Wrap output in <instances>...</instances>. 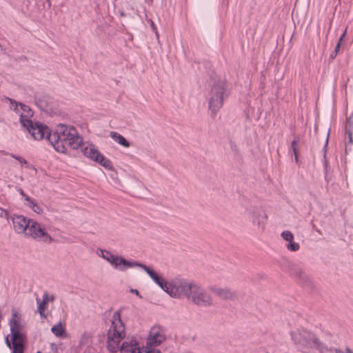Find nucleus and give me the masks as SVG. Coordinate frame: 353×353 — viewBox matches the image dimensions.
Wrapping results in <instances>:
<instances>
[{
	"instance_id": "obj_1",
	"label": "nucleus",
	"mask_w": 353,
	"mask_h": 353,
	"mask_svg": "<svg viewBox=\"0 0 353 353\" xmlns=\"http://www.w3.org/2000/svg\"><path fill=\"white\" fill-rule=\"evenodd\" d=\"M97 254L108 261L114 269L121 272H125L129 268H141L163 291L167 292L170 296L174 297L172 292L174 291V286H175L177 282L180 281V279H175L171 282H168L150 268L135 261H128L122 256L112 254L108 250L101 249L97 252Z\"/></svg>"
},
{
	"instance_id": "obj_2",
	"label": "nucleus",
	"mask_w": 353,
	"mask_h": 353,
	"mask_svg": "<svg viewBox=\"0 0 353 353\" xmlns=\"http://www.w3.org/2000/svg\"><path fill=\"white\" fill-rule=\"evenodd\" d=\"M174 298L185 297L194 305L210 307L214 305V299L210 294L199 283L181 279L174 286L172 292Z\"/></svg>"
},
{
	"instance_id": "obj_3",
	"label": "nucleus",
	"mask_w": 353,
	"mask_h": 353,
	"mask_svg": "<svg viewBox=\"0 0 353 353\" xmlns=\"http://www.w3.org/2000/svg\"><path fill=\"white\" fill-rule=\"evenodd\" d=\"M82 140L74 127L64 124H59L49 137V141L54 149L61 153H65L68 148L77 149L82 144Z\"/></svg>"
},
{
	"instance_id": "obj_4",
	"label": "nucleus",
	"mask_w": 353,
	"mask_h": 353,
	"mask_svg": "<svg viewBox=\"0 0 353 353\" xmlns=\"http://www.w3.org/2000/svg\"><path fill=\"white\" fill-rule=\"evenodd\" d=\"M290 338L296 349L303 353H310L313 349L320 353H327L328 347L314 333L303 328H297L290 332Z\"/></svg>"
},
{
	"instance_id": "obj_5",
	"label": "nucleus",
	"mask_w": 353,
	"mask_h": 353,
	"mask_svg": "<svg viewBox=\"0 0 353 353\" xmlns=\"http://www.w3.org/2000/svg\"><path fill=\"white\" fill-rule=\"evenodd\" d=\"M125 336V326L121 319V312H114L111 318V325L108 332V348L115 352L119 347L121 340Z\"/></svg>"
},
{
	"instance_id": "obj_6",
	"label": "nucleus",
	"mask_w": 353,
	"mask_h": 353,
	"mask_svg": "<svg viewBox=\"0 0 353 353\" xmlns=\"http://www.w3.org/2000/svg\"><path fill=\"white\" fill-rule=\"evenodd\" d=\"M229 94V88L224 81H218L213 84L208 96V107L212 117L216 116Z\"/></svg>"
},
{
	"instance_id": "obj_7",
	"label": "nucleus",
	"mask_w": 353,
	"mask_h": 353,
	"mask_svg": "<svg viewBox=\"0 0 353 353\" xmlns=\"http://www.w3.org/2000/svg\"><path fill=\"white\" fill-rule=\"evenodd\" d=\"M10 327L12 340V353H23V334L21 332L23 325L21 314L16 310L12 312Z\"/></svg>"
},
{
	"instance_id": "obj_8",
	"label": "nucleus",
	"mask_w": 353,
	"mask_h": 353,
	"mask_svg": "<svg viewBox=\"0 0 353 353\" xmlns=\"http://www.w3.org/2000/svg\"><path fill=\"white\" fill-rule=\"evenodd\" d=\"M246 214L248 219L259 231L264 230L268 216L262 208L258 205H250L246 210Z\"/></svg>"
},
{
	"instance_id": "obj_9",
	"label": "nucleus",
	"mask_w": 353,
	"mask_h": 353,
	"mask_svg": "<svg viewBox=\"0 0 353 353\" xmlns=\"http://www.w3.org/2000/svg\"><path fill=\"white\" fill-rule=\"evenodd\" d=\"M26 236L46 243H50L53 240L46 228L34 219L30 221Z\"/></svg>"
},
{
	"instance_id": "obj_10",
	"label": "nucleus",
	"mask_w": 353,
	"mask_h": 353,
	"mask_svg": "<svg viewBox=\"0 0 353 353\" xmlns=\"http://www.w3.org/2000/svg\"><path fill=\"white\" fill-rule=\"evenodd\" d=\"M81 152L86 157L100 163L108 170H112L113 166L110 160L106 159L101 154L96 147L92 144L83 145Z\"/></svg>"
},
{
	"instance_id": "obj_11",
	"label": "nucleus",
	"mask_w": 353,
	"mask_h": 353,
	"mask_svg": "<svg viewBox=\"0 0 353 353\" xmlns=\"http://www.w3.org/2000/svg\"><path fill=\"white\" fill-rule=\"evenodd\" d=\"M8 100L10 102V108L19 114V121L23 127L32 121L30 118L33 116V112L29 106L11 99H8Z\"/></svg>"
},
{
	"instance_id": "obj_12",
	"label": "nucleus",
	"mask_w": 353,
	"mask_h": 353,
	"mask_svg": "<svg viewBox=\"0 0 353 353\" xmlns=\"http://www.w3.org/2000/svg\"><path fill=\"white\" fill-rule=\"evenodd\" d=\"M35 140H41L46 138L49 141V137L52 134L50 133L48 127L40 122L32 121L23 127Z\"/></svg>"
},
{
	"instance_id": "obj_13",
	"label": "nucleus",
	"mask_w": 353,
	"mask_h": 353,
	"mask_svg": "<svg viewBox=\"0 0 353 353\" xmlns=\"http://www.w3.org/2000/svg\"><path fill=\"white\" fill-rule=\"evenodd\" d=\"M208 290L216 297L223 301H234L237 298L236 292L230 288H221L212 285L209 286Z\"/></svg>"
},
{
	"instance_id": "obj_14",
	"label": "nucleus",
	"mask_w": 353,
	"mask_h": 353,
	"mask_svg": "<svg viewBox=\"0 0 353 353\" xmlns=\"http://www.w3.org/2000/svg\"><path fill=\"white\" fill-rule=\"evenodd\" d=\"M165 339L163 330L159 326H153L147 338L146 346L155 347L159 345Z\"/></svg>"
},
{
	"instance_id": "obj_15",
	"label": "nucleus",
	"mask_w": 353,
	"mask_h": 353,
	"mask_svg": "<svg viewBox=\"0 0 353 353\" xmlns=\"http://www.w3.org/2000/svg\"><path fill=\"white\" fill-rule=\"evenodd\" d=\"M12 221L14 231L19 234L26 236L32 219L23 215H14Z\"/></svg>"
},
{
	"instance_id": "obj_16",
	"label": "nucleus",
	"mask_w": 353,
	"mask_h": 353,
	"mask_svg": "<svg viewBox=\"0 0 353 353\" xmlns=\"http://www.w3.org/2000/svg\"><path fill=\"white\" fill-rule=\"evenodd\" d=\"M281 237L288 243L285 245L288 250L296 252L300 249V245L294 241V234L289 230H285L281 234Z\"/></svg>"
},
{
	"instance_id": "obj_17",
	"label": "nucleus",
	"mask_w": 353,
	"mask_h": 353,
	"mask_svg": "<svg viewBox=\"0 0 353 353\" xmlns=\"http://www.w3.org/2000/svg\"><path fill=\"white\" fill-rule=\"evenodd\" d=\"M120 351L121 353H141L135 339H131L130 342L124 341L120 347Z\"/></svg>"
},
{
	"instance_id": "obj_18",
	"label": "nucleus",
	"mask_w": 353,
	"mask_h": 353,
	"mask_svg": "<svg viewBox=\"0 0 353 353\" xmlns=\"http://www.w3.org/2000/svg\"><path fill=\"white\" fill-rule=\"evenodd\" d=\"M23 203L26 206L32 209L34 212L38 214L43 213L42 208L30 196H26V202H23Z\"/></svg>"
},
{
	"instance_id": "obj_19",
	"label": "nucleus",
	"mask_w": 353,
	"mask_h": 353,
	"mask_svg": "<svg viewBox=\"0 0 353 353\" xmlns=\"http://www.w3.org/2000/svg\"><path fill=\"white\" fill-rule=\"evenodd\" d=\"M110 136L114 141H115L117 143L121 145L122 146L125 148L130 147V143L121 134L116 132H111Z\"/></svg>"
},
{
	"instance_id": "obj_20",
	"label": "nucleus",
	"mask_w": 353,
	"mask_h": 353,
	"mask_svg": "<svg viewBox=\"0 0 353 353\" xmlns=\"http://www.w3.org/2000/svg\"><path fill=\"white\" fill-rule=\"evenodd\" d=\"M294 275L299 279L302 284H305L310 281V277L301 268H297L294 270Z\"/></svg>"
},
{
	"instance_id": "obj_21",
	"label": "nucleus",
	"mask_w": 353,
	"mask_h": 353,
	"mask_svg": "<svg viewBox=\"0 0 353 353\" xmlns=\"http://www.w3.org/2000/svg\"><path fill=\"white\" fill-rule=\"evenodd\" d=\"M36 301L37 303V310L39 313V315L41 318H47V315L45 314V310L47 307L48 304L41 301L39 298L36 299Z\"/></svg>"
},
{
	"instance_id": "obj_22",
	"label": "nucleus",
	"mask_w": 353,
	"mask_h": 353,
	"mask_svg": "<svg viewBox=\"0 0 353 353\" xmlns=\"http://www.w3.org/2000/svg\"><path fill=\"white\" fill-rule=\"evenodd\" d=\"M51 331L56 336L58 337L63 336V334L65 333V329L61 323L54 325L51 328Z\"/></svg>"
},
{
	"instance_id": "obj_23",
	"label": "nucleus",
	"mask_w": 353,
	"mask_h": 353,
	"mask_svg": "<svg viewBox=\"0 0 353 353\" xmlns=\"http://www.w3.org/2000/svg\"><path fill=\"white\" fill-rule=\"evenodd\" d=\"M328 352L330 353H353V351L350 347H346L345 351L339 347H328Z\"/></svg>"
},
{
	"instance_id": "obj_24",
	"label": "nucleus",
	"mask_w": 353,
	"mask_h": 353,
	"mask_svg": "<svg viewBox=\"0 0 353 353\" xmlns=\"http://www.w3.org/2000/svg\"><path fill=\"white\" fill-rule=\"evenodd\" d=\"M10 156L15 159L16 160H17L19 161V163L21 164V167L23 166H26L27 168H29V165L27 162V161L22 157H20V156H17V155H14V154H11Z\"/></svg>"
},
{
	"instance_id": "obj_25",
	"label": "nucleus",
	"mask_w": 353,
	"mask_h": 353,
	"mask_svg": "<svg viewBox=\"0 0 353 353\" xmlns=\"http://www.w3.org/2000/svg\"><path fill=\"white\" fill-rule=\"evenodd\" d=\"M54 300V296L53 295L49 296L48 293L45 292L43 293V300L41 301H43V303H46V304H48L49 302H53Z\"/></svg>"
},
{
	"instance_id": "obj_26",
	"label": "nucleus",
	"mask_w": 353,
	"mask_h": 353,
	"mask_svg": "<svg viewBox=\"0 0 353 353\" xmlns=\"http://www.w3.org/2000/svg\"><path fill=\"white\" fill-rule=\"evenodd\" d=\"M345 34H346V30H345V32L343 33V34L339 38V42L336 46L335 50H334V52H335L334 56H336V54L338 53V51H339L340 46H341V42L343 41V38L345 37Z\"/></svg>"
},
{
	"instance_id": "obj_27",
	"label": "nucleus",
	"mask_w": 353,
	"mask_h": 353,
	"mask_svg": "<svg viewBox=\"0 0 353 353\" xmlns=\"http://www.w3.org/2000/svg\"><path fill=\"white\" fill-rule=\"evenodd\" d=\"M148 21L150 23V27H151L152 31L155 33L157 37L159 38L158 30H157V28L154 23L153 22V21L152 19H148Z\"/></svg>"
},
{
	"instance_id": "obj_28",
	"label": "nucleus",
	"mask_w": 353,
	"mask_h": 353,
	"mask_svg": "<svg viewBox=\"0 0 353 353\" xmlns=\"http://www.w3.org/2000/svg\"><path fill=\"white\" fill-rule=\"evenodd\" d=\"M88 338H89V336L85 333L84 334H83L80 339L79 344L80 345L85 344L87 342V341L88 340Z\"/></svg>"
},
{
	"instance_id": "obj_29",
	"label": "nucleus",
	"mask_w": 353,
	"mask_h": 353,
	"mask_svg": "<svg viewBox=\"0 0 353 353\" xmlns=\"http://www.w3.org/2000/svg\"><path fill=\"white\" fill-rule=\"evenodd\" d=\"M0 217H4L7 220L8 219V213L6 210L0 208Z\"/></svg>"
},
{
	"instance_id": "obj_30",
	"label": "nucleus",
	"mask_w": 353,
	"mask_h": 353,
	"mask_svg": "<svg viewBox=\"0 0 353 353\" xmlns=\"http://www.w3.org/2000/svg\"><path fill=\"white\" fill-rule=\"evenodd\" d=\"M17 191L23 196L24 202H26V196H28L24 193L23 190L21 188H18Z\"/></svg>"
},
{
	"instance_id": "obj_31",
	"label": "nucleus",
	"mask_w": 353,
	"mask_h": 353,
	"mask_svg": "<svg viewBox=\"0 0 353 353\" xmlns=\"http://www.w3.org/2000/svg\"><path fill=\"white\" fill-rule=\"evenodd\" d=\"M297 144H298V140L294 139V140L292 142V143H291V147H292V148H296Z\"/></svg>"
},
{
	"instance_id": "obj_32",
	"label": "nucleus",
	"mask_w": 353,
	"mask_h": 353,
	"mask_svg": "<svg viewBox=\"0 0 353 353\" xmlns=\"http://www.w3.org/2000/svg\"><path fill=\"white\" fill-rule=\"evenodd\" d=\"M6 343L8 347L11 348L12 347V343H11L8 339V336L6 338Z\"/></svg>"
},
{
	"instance_id": "obj_33",
	"label": "nucleus",
	"mask_w": 353,
	"mask_h": 353,
	"mask_svg": "<svg viewBox=\"0 0 353 353\" xmlns=\"http://www.w3.org/2000/svg\"><path fill=\"white\" fill-rule=\"evenodd\" d=\"M130 292L133 294H135L137 296H139V297H141L139 291L136 289H131L130 290Z\"/></svg>"
},
{
	"instance_id": "obj_34",
	"label": "nucleus",
	"mask_w": 353,
	"mask_h": 353,
	"mask_svg": "<svg viewBox=\"0 0 353 353\" xmlns=\"http://www.w3.org/2000/svg\"><path fill=\"white\" fill-rule=\"evenodd\" d=\"M292 149L294 156H295V161L297 162L298 161L297 148H292Z\"/></svg>"
},
{
	"instance_id": "obj_35",
	"label": "nucleus",
	"mask_w": 353,
	"mask_h": 353,
	"mask_svg": "<svg viewBox=\"0 0 353 353\" xmlns=\"http://www.w3.org/2000/svg\"><path fill=\"white\" fill-rule=\"evenodd\" d=\"M146 353H161V352L159 350H152L148 351Z\"/></svg>"
},
{
	"instance_id": "obj_36",
	"label": "nucleus",
	"mask_w": 353,
	"mask_h": 353,
	"mask_svg": "<svg viewBox=\"0 0 353 353\" xmlns=\"http://www.w3.org/2000/svg\"><path fill=\"white\" fill-rule=\"evenodd\" d=\"M348 137H349V143H352L353 142V140H352V134L351 132H349L348 133Z\"/></svg>"
},
{
	"instance_id": "obj_37",
	"label": "nucleus",
	"mask_w": 353,
	"mask_h": 353,
	"mask_svg": "<svg viewBox=\"0 0 353 353\" xmlns=\"http://www.w3.org/2000/svg\"><path fill=\"white\" fill-rule=\"evenodd\" d=\"M328 143V136L327 137L326 141H325V146H327Z\"/></svg>"
},
{
	"instance_id": "obj_38",
	"label": "nucleus",
	"mask_w": 353,
	"mask_h": 353,
	"mask_svg": "<svg viewBox=\"0 0 353 353\" xmlns=\"http://www.w3.org/2000/svg\"><path fill=\"white\" fill-rule=\"evenodd\" d=\"M37 353H41V352H37Z\"/></svg>"
}]
</instances>
